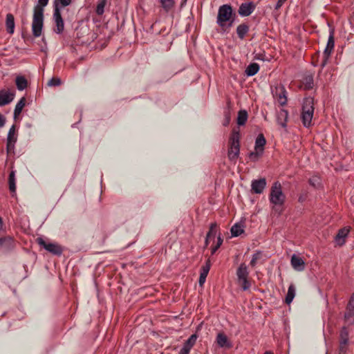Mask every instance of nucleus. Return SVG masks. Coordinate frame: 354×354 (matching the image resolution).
I'll list each match as a JSON object with an SVG mask.
<instances>
[{"label":"nucleus","mask_w":354,"mask_h":354,"mask_svg":"<svg viewBox=\"0 0 354 354\" xmlns=\"http://www.w3.org/2000/svg\"><path fill=\"white\" fill-rule=\"evenodd\" d=\"M48 3V0H39L38 4L34 8L32 30L35 37L41 35L44 25V8Z\"/></svg>","instance_id":"1"},{"label":"nucleus","mask_w":354,"mask_h":354,"mask_svg":"<svg viewBox=\"0 0 354 354\" xmlns=\"http://www.w3.org/2000/svg\"><path fill=\"white\" fill-rule=\"evenodd\" d=\"M240 153V133L239 130L234 129L229 139L228 158L231 161H236Z\"/></svg>","instance_id":"2"},{"label":"nucleus","mask_w":354,"mask_h":354,"mask_svg":"<svg viewBox=\"0 0 354 354\" xmlns=\"http://www.w3.org/2000/svg\"><path fill=\"white\" fill-rule=\"evenodd\" d=\"M313 98H305L302 105L301 120L304 127H309L312 124V119L314 113Z\"/></svg>","instance_id":"3"},{"label":"nucleus","mask_w":354,"mask_h":354,"mask_svg":"<svg viewBox=\"0 0 354 354\" xmlns=\"http://www.w3.org/2000/svg\"><path fill=\"white\" fill-rule=\"evenodd\" d=\"M270 201L275 206H282L286 201V196L282 191V187L279 182H274L270 189L269 196Z\"/></svg>","instance_id":"4"},{"label":"nucleus","mask_w":354,"mask_h":354,"mask_svg":"<svg viewBox=\"0 0 354 354\" xmlns=\"http://www.w3.org/2000/svg\"><path fill=\"white\" fill-rule=\"evenodd\" d=\"M236 274L239 286H241L243 290H248L251 286V283L248 279L249 271L245 263H242L240 264L236 270Z\"/></svg>","instance_id":"5"},{"label":"nucleus","mask_w":354,"mask_h":354,"mask_svg":"<svg viewBox=\"0 0 354 354\" xmlns=\"http://www.w3.org/2000/svg\"><path fill=\"white\" fill-rule=\"evenodd\" d=\"M232 15V8L231 6L225 4L220 6L218 11L217 24L221 27H223L227 21H230Z\"/></svg>","instance_id":"6"},{"label":"nucleus","mask_w":354,"mask_h":354,"mask_svg":"<svg viewBox=\"0 0 354 354\" xmlns=\"http://www.w3.org/2000/svg\"><path fill=\"white\" fill-rule=\"evenodd\" d=\"M16 245V241L13 236L6 235L0 236V253L6 254L10 252Z\"/></svg>","instance_id":"7"},{"label":"nucleus","mask_w":354,"mask_h":354,"mask_svg":"<svg viewBox=\"0 0 354 354\" xmlns=\"http://www.w3.org/2000/svg\"><path fill=\"white\" fill-rule=\"evenodd\" d=\"M335 46L334 40V30L331 29L330 31V35L328 37L327 45L324 49L322 56V60L320 64L321 67L323 68L327 64L328 60Z\"/></svg>","instance_id":"8"},{"label":"nucleus","mask_w":354,"mask_h":354,"mask_svg":"<svg viewBox=\"0 0 354 354\" xmlns=\"http://www.w3.org/2000/svg\"><path fill=\"white\" fill-rule=\"evenodd\" d=\"M349 333L346 327H343L339 333L338 354H347L348 349Z\"/></svg>","instance_id":"9"},{"label":"nucleus","mask_w":354,"mask_h":354,"mask_svg":"<svg viewBox=\"0 0 354 354\" xmlns=\"http://www.w3.org/2000/svg\"><path fill=\"white\" fill-rule=\"evenodd\" d=\"M36 241L40 246L53 254L59 256L63 252L62 246L57 243H46L41 237H38Z\"/></svg>","instance_id":"10"},{"label":"nucleus","mask_w":354,"mask_h":354,"mask_svg":"<svg viewBox=\"0 0 354 354\" xmlns=\"http://www.w3.org/2000/svg\"><path fill=\"white\" fill-rule=\"evenodd\" d=\"M53 19L55 23V27L54 28V32L57 34H61L64 28V20L61 15V12L59 8L57 5H55L54 13H53Z\"/></svg>","instance_id":"11"},{"label":"nucleus","mask_w":354,"mask_h":354,"mask_svg":"<svg viewBox=\"0 0 354 354\" xmlns=\"http://www.w3.org/2000/svg\"><path fill=\"white\" fill-rule=\"evenodd\" d=\"M17 140V136L16 135V127L15 125H12L10 127L7 136L6 150L8 153L14 150Z\"/></svg>","instance_id":"12"},{"label":"nucleus","mask_w":354,"mask_h":354,"mask_svg":"<svg viewBox=\"0 0 354 354\" xmlns=\"http://www.w3.org/2000/svg\"><path fill=\"white\" fill-rule=\"evenodd\" d=\"M255 8L256 5L252 1L243 3L239 6L238 12L242 17H248L254 12Z\"/></svg>","instance_id":"13"},{"label":"nucleus","mask_w":354,"mask_h":354,"mask_svg":"<svg viewBox=\"0 0 354 354\" xmlns=\"http://www.w3.org/2000/svg\"><path fill=\"white\" fill-rule=\"evenodd\" d=\"M15 93L10 90H0V106H3L10 104L14 99Z\"/></svg>","instance_id":"14"},{"label":"nucleus","mask_w":354,"mask_h":354,"mask_svg":"<svg viewBox=\"0 0 354 354\" xmlns=\"http://www.w3.org/2000/svg\"><path fill=\"white\" fill-rule=\"evenodd\" d=\"M266 186V178H260L258 180H254L252 182L251 187L252 191L255 194H261Z\"/></svg>","instance_id":"15"},{"label":"nucleus","mask_w":354,"mask_h":354,"mask_svg":"<svg viewBox=\"0 0 354 354\" xmlns=\"http://www.w3.org/2000/svg\"><path fill=\"white\" fill-rule=\"evenodd\" d=\"M216 342L221 348H230L232 346L231 342L224 333H218L217 334Z\"/></svg>","instance_id":"16"},{"label":"nucleus","mask_w":354,"mask_h":354,"mask_svg":"<svg viewBox=\"0 0 354 354\" xmlns=\"http://www.w3.org/2000/svg\"><path fill=\"white\" fill-rule=\"evenodd\" d=\"M291 266L292 267L297 271H303L305 268V262L304 261L299 257L296 254H293L291 257Z\"/></svg>","instance_id":"17"},{"label":"nucleus","mask_w":354,"mask_h":354,"mask_svg":"<svg viewBox=\"0 0 354 354\" xmlns=\"http://www.w3.org/2000/svg\"><path fill=\"white\" fill-rule=\"evenodd\" d=\"M211 263L209 259H207L205 264L202 266L199 277L198 283L201 286H202L205 282L206 277L209 273L210 270Z\"/></svg>","instance_id":"18"},{"label":"nucleus","mask_w":354,"mask_h":354,"mask_svg":"<svg viewBox=\"0 0 354 354\" xmlns=\"http://www.w3.org/2000/svg\"><path fill=\"white\" fill-rule=\"evenodd\" d=\"M288 118V112L286 109H281L277 113V123L283 128L287 126Z\"/></svg>","instance_id":"19"},{"label":"nucleus","mask_w":354,"mask_h":354,"mask_svg":"<svg viewBox=\"0 0 354 354\" xmlns=\"http://www.w3.org/2000/svg\"><path fill=\"white\" fill-rule=\"evenodd\" d=\"M349 232L350 230L347 227H343L339 230L335 236V241L339 245L342 246L345 243V238L348 236Z\"/></svg>","instance_id":"20"},{"label":"nucleus","mask_w":354,"mask_h":354,"mask_svg":"<svg viewBox=\"0 0 354 354\" xmlns=\"http://www.w3.org/2000/svg\"><path fill=\"white\" fill-rule=\"evenodd\" d=\"M6 26L7 32L12 34L15 30V18L12 14L8 13L6 15Z\"/></svg>","instance_id":"21"},{"label":"nucleus","mask_w":354,"mask_h":354,"mask_svg":"<svg viewBox=\"0 0 354 354\" xmlns=\"http://www.w3.org/2000/svg\"><path fill=\"white\" fill-rule=\"evenodd\" d=\"M266 140L264 136L262 133L259 134L257 136L256 141H255L254 150H256L257 151H260L263 153V150H264V146L266 145Z\"/></svg>","instance_id":"22"},{"label":"nucleus","mask_w":354,"mask_h":354,"mask_svg":"<svg viewBox=\"0 0 354 354\" xmlns=\"http://www.w3.org/2000/svg\"><path fill=\"white\" fill-rule=\"evenodd\" d=\"M286 91L283 86H281L279 88H277V95H278V102L281 105L283 106L287 103V97H286Z\"/></svg>","instance_id":"23"},{"label":"nucleus","mask_w":354,"mask_h":354,"mask_svg":"<svg viewBox=\"0 0 354 354\" xmlns=\"http://www.w3.org/2000/svg\"><path fill=\"white\" fill-rule=\"evenodd\" d=\"M161 7L166 12H168L171 10L175 6V0H158Z\"/></svg>","instance_id":"24"},{"label":"nucleus","mask_w":354,"mask_h":354,"mask_svg":"<svg viewBox=\"0 0 354 354\" xmlns=\"http://www.w3.org/2000/svg\"><path fill=\"white\" fill-rule=\"evenodd\" d=\"M249 31V26L246 24H241L236 28V33L239 39H243Z\"/></svg>","instance_id":"25"},{"label":"nucleus","mask_w":354,"mask_h":354,"mask_svg":"<svg viewBox=\"0 0 354 354\" xmlns=\"http://www.w3.org/2000/svg\"><path fill=\"white\" fill-rule=\"evenodd\" d=\"M26 98L24 97H21L20 100L17 102V104L15 106V110H14V118H17L20 113L22 111V109L26 105Z\"/></svg>","instance_id":"26"},{"label":"nucleus","mask_w":354,"mask_h":354,"mask_svg":"<svg viewBox=\"0 0 354 354\" xmlns=\"http://www.w3.org/2000/svg\"><path fill=\"white\" fill-rule=\"evenodd\" d=\"M259 70V66L257 63H252L248 66L245 73L248 76H253L256 75Z\"/></svg>","instance_id":"27"},{"label":"nucleus","mask_w":354,"mask_h":354,"mask_svg":"<svg viewBox=\"0 0 354 354\" xmlns=\"http://www.w3.org/2000/svg\"><path fill=\"white\" fill-rule=\"evenodd\" d=\"M295 296V286H294V284L292 283L288 287V292H287V295H286V299H285L286 303L287 304H290L292 301Z\"/></svg>","instance_id":"28"},{"label":"nucleus","mask_w":354,"mask_h":354,"mask_svg":"<svg viewBox=\"0 0 354 354\" xmlns=\"http://www.w3.org/2000/svg\"><path fill=\"white\" fill-rule=\"evenodd\" d=\"M15 83H16L17 88L19 91L24 90L28 86V81L23 76L17 77Z\"/></svg>","instance_id":"29"},{"label":"nucleus","mask_w":354,"mask_h":354,"mask_svg":"<svg viewBox=\"0 0 354 354\" xmlns=\"http://www.w3.org/2000/svg\"><path fill=\"white\" fill-rule=\"evenodd\" d=\"M248 112L245 110H241L238 112L237 124L239 126L244 125L248 120Z\"/></svg>","instance_id":"30"},{"label":"nucleus","mask_w":354,"mask_h":354,"mask_svg":"<svg viewBox=\"0 0 354 354\" xmlns=\"http://www.w3.org/2000/svg\"><path fill=\"white\" fill-rule=\"evenodd\" d=\"M16 179H15V171H11L9 174L8 184L9 189L11 192L15 193L16 191Z\"/></svg>","instance_id":"31"},{"label":"nucleus","mask_w":354,"mask_h":354,"mask_svg":"<svg viewBox=\"0 0 354 354\" xmlns=\"http://www.w3.org/2000/svg\"><path fill=\"white\" fill-rule=\"evenodd\" d=\"M303 84L305 90H310L313 88L314 85L313 77L312 75H308L304 78Z\"/></svg>","instance_id":"32"},{"label":"nucleus","mask_w":354,"mask_h":354,"mask_svg":"<svg viewBox=\"0 0 354 354\" xmlns=\"http://www.w3.org/2000/svg\"><path fill=\"white\" fill-rule=\"evenodd\" d=\"M197 335L196 334L192 335L187 340L185 341L183 346L191 350V348L194 346V345L196 344V339H197Z\"/></svg>","instance_id":"33"},{"label":"nucleus","mask_w":354,"mask_h":354,"mask_svg":"<svg viewBox=\"0 0 354 354\" xmlns=\"http://www.w3.org/2000/svg\"><path fill=\"white\" fill-rule=\"evenodd\" d=\"M243 232V229L241 224L236 223L231 228V233L233 236H238Z\"/></svg>","instance_id":"34"},{"label":"nucleus","mask_w":354,"mask_h":354,"mask_svg":"<svg viewBox=\"0 0 354 354\" xmlns=\"http://www.w3.org/2000/svg\"><path fill=\"white\" fill-rule=\"evenodd\" d=\"M216 228H217V224L216 223H211V225L209 226V230L207 234V239H211L212 238L215 237V236L216 234V232H217Z\"/></svg>","instance_id":"35"},{"label":"nucleus","mask_w":354,"mask_h":354,"mask_svg":"<svg viewBox=\"0 0 354 354\" xmlns=\"http://www.w3.org/2000/svg\"><path fill=\"white\" fill-rule=\"evenodd\" d=\"M106 3V0H100L96 7V13L98 15H102L104 12V7Z\"/></svg>","instance_id":"36"},{"label":"nucleus","mask_w":354,"mask_h":354,"mask_svg":"<svg viewBox=\"0 0 354 354\" xmlns=\"http://www.w3.org/2000/svg\"><path fill=\"white\" fill-rule=\"evenodd\" d=\"M344 318L347 322H349L350 324L354 323V310L346 309V312L344 315Z\"/></svg>","instance_id":"37"},{"label":"nucleus","mask_w":354,"mask_h":354,"mask_svg":"<svg viewBox=\"0 0 354 354\" xmlns=\"http://www.w3.org/2000/svg\"><path fill=\"white\" fill-rule=\"evenodd\" d=\"M261 257V252L258 251L257 252H255L253 255H252V260L250 261V266L252 267H255V266L257 265V261L259 259H260Z\"/></svg>","instance_id":"38"},{"label":"nucleus","mask_w":354,"mask_h":354,"mask_svg":"<svg viewBox=\"0 0 354 354\" xmlns=\"http://www.w3.org/2000/svg\"><path fill=\"white\" fill-rule=\"evenodd\" d=\"M263 154V153L260 151H252L249 153V158L251 160L255 162L257 161L259 156H261V155Z\"/></svg>","instance_id":"39"},{"label":"nucleus","mask_w":354,"mask_h":354,"mask_svg":"<svg viewBox=\"0 0 354 354\" xmlns=\"http://www.w3.org/2000/svg\"><path fill=\"white\" fill-rule=\"evenodd\" d=\"M61 84H62V81L59 78L53 77L48 81V86H59Z\"/></svg>","instance_id":"40"},{"label":"nucleus","mask_w":354,"mask_h":354,"mask_svg":"<svg viewBox=\"0 0 354 354\" xmlns=\"http://www.w3.org/2000/svg\"><path fill=\"white\" fill-rule=\"evenodd\" d=\"M223 243V239L221 237L220 235L217 237V243L215 246L212 247V254H214L216 251L220 248V246L222 245Z\"/></svg>","instance_id":"41"},{"label":"nucleus","mask_w":354,"mask_h":354,"mask_svg":"<svg viewBox=\"0 0 354 354\" xmlns=\"http://www.w3.org/2000/svg\"><path fill=\"white\" fill-rule=\"evenodd\" d=\"M308 182L310 185L314 187H317L320 184L319 178L317 176L310 178Z\"/></svg>","instance_id":"42"},{"label":"nucleus","mask_w":354,"mask_h":354,"mask_svg":"<svg viewBox=\"0 0 354 354\" xmlns=\"http://www.w3.org/2000/svg\"><path fill=\"white\" fill-rule=\"evenodd\" d=\"M346 309L354 310V293L352 294L349 301L347 304Z\"/></svg>","instance_id":"43"},{"label":"nucleus","mask_w":354,"mask_h":354,"mask_svg":"<svg viewBox=\"0 0 354 354\" xmlns=\"http://www.w3.org/2000/svg\"><path fill=\"white\" fill-rule=\"evenodd\" d=\"M230 120H231V118H230V114L229 112H226L225 113V119H224V122L223 123V126H227L230 122Z\"/></svg>","instance_id":"44"},{"label":"nucleus","mask_w":354,"mask_h":354,"mask_svg":"<svg viewBox=\"0 0 354 354\" xmlns=\"http://www.w3.org/2000/svg\"><path fill=\"white\" fill-rule=\"evenodd\" d=\"M6 123V118L0 113V128L3 127Z\"/></svg>","instance_id":"45"},{"label":"nucleus","mask_w":354,"mask_h":354,"mask_svg":"<svg viewBox=\"0 0 354 354\" xmlns=\"http://www.w3.org/2000/svg\"><path fill=\"white\" fill-rule=\"evenodd\" d=\"M286 0H278L276 6H275V9L276 10H278L282 6L283 4L284 3V2L286 1Z\"/></svg>","instance_id":"46"},{"label":"nucleus","mask_w":354,"mask_h":354,"mask_svg":"<svg viewBox=\"0 0 354 354\" xmlns=\"http://www.w3.org/2000/svg\"><path fill=\"white\" fill-rule=\"evenodd\" d=\"M189 352H190V349H189L183 346V348H181V350L180 351L179 354H189Z\"/></svg>","instance_id":"47"},{"label":"nucleus","mask_w":354,"mask_h":354,"mask_svg":"<svg viewBox=\"0 0 354 354\" xmlns=\"http://www.w3.org/2000/svg\"><path fill=\"white\" fill-rule=\"evenodd\" d=\"M210 239H207V236H206V239H205V247H207L208 245V243H209V241Z\"/></svg>","instance_id":"48"},{"label":"nucleus","mask_w":354,"mask_h":354,"mask_svg":"<svg viewBox=\"0 0 354 354\" xmlns=\"http://www.w3.org/2000/svg\"><path fill=\"white\" fill-rule=\"evenodd\" d=\"M264 354H273L272 352L266 351Z\"/></svg>","instance_id":"49"},{"label":"nucleus","mask_w":354,"mask_h":354,"mask_svg":"<svg viewBox=\"0 0 354 354\" xmlns=\"http://www.w3.org/2000/svg\"><path fill=\"white\" fill-rule=\"evenodd\" d=\"M232 23H233V20H232L229 24V26H231L232 25Z\"/></svg>","instance_id":"50"}]
</instances>
